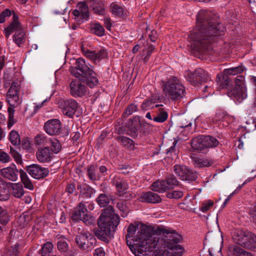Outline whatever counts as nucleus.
I'll return each instance as SVG.
<instances>
[{"instance_id":"1","label":"nucleus","mask_w":256,"mask_h":256,"mask_svg":"<svg viewBox=\"0 0 256 256\" xmlns=\"http://www.w3.org/2000/svg\"><path fill=\"white\" fill-rule=\"evenodd\" d=\"M126 242L130 248L138 251H150L161 256H182V248L178 242L182 237L174 230L160 228V236L145 226L130 224L127 229Z\"/></svg>"},{"instance_id":"2","label":"nucleus","mask_w":256,"mask_h":256,"mask_svg":"<svg viewBox=\"0 0 256 256\" xmlns=\"http://www.w3.org/2000/svg\"><path fill=\"white\" fill-rule=\"evenodd\" d=\"M220 26L210 12L200 10L197 16L196 28L188 36L192 48L200 52L208 50L214 38L223 34L224 30H220Z\"/></svg>"},{"instance_id":"3","label":"nucleus","mask_w":256,"mask_h":256,"mask_svg":"<svg viewBox=\"0 0 256 256\" xmlns=\"http://www.w3.org/2000/svg\"><path fill=\"white\" fill-rule=\"evenodd\" d=\"M119 222V216L114 212L113 208L109 206L103 210L98 221V228L94 230L95 236L102 242L108 243V238L111 236V232L114 231Z\"/></svg>"},{"instance_id":"4","label":"nucleus","mask_w":256,"mask_h":256,"mask_svg":"<svg viewBox=\"0 0 256 256\" xmlns=\"http://www.w3.org/2000/svg\"><path fill=\"white\" fill-rule=\"evenodd\" d=\"M76 64L75 70L72 72L76 77L91 88L98 84L96 74L86 64L84 58H78Z\"/></svg>"},{"instance_id":"5","label":"nucleus","mask_w":256,"mask_h":256,"mask_svg":"<svg viewBox=\"0 0 256 256\" xmlns=\"http://www.w3.org/2000/svg\"><path fill=\"white\" fill-rule=\"evenodd\" d=\"M163 90L166 95L174 100L182 98L185 94L184 87L176 77L170 78L164 83Z\"/></svg>"},{"instance_id":"6","label":"nucleus","mask_w":256,"mask_h":256,"mask_svg":"<svg viewBox=\"0 0 256 256\" xmlns=\"http://www.w3.org/2000/svg\"><path fill=\"white\" fill-rule=\"evenodd\" d=\"M234 242L241 246L250 249H256V235L248 230H236L233 234Z\"/></svg>"},{"instance_id":"7","label":"nucleus","mask_w":256,"mask_h":256,"mask_svg":"<svg viewBox=\"0 0 256 256\" xmlns=\"http://www.w3.org/2000/svg\"><path fill=\"white\" fill-rule=\"evenodd\" d=\"M186 76L187 80L194 86L202 85V84L211 81L208 72L201 68H196L193 72L187 70Z\"/></svg>"},{"instance_id":"8","label":"nucleus","mask_w":256,"mask_h":256,"mask_svg":"<svg viewBox=\"0 0 256 256\" xmlns=\"http://www.w3.org/2000/svg\"><path fill=\"white\" fill-rule=\"evenodd\" d=\"M75 240L79 248L84 250L92 248L96 242L92 234L86 230L79 232Z\"/></svg>"},{"instance_id":"9","label":"nucleus","mask_w":256,"mask_h":256,"mask_svg":"<svg viewBox=\"0 0 256 256\" xmlns=\"http://www.w3.org/2000/svg\"><path fill=\"white\" fill-rule=\"evenodd\" d=\"M58 108L62 114L72 118L78 110V104L74 99H61L58 102Z\"/></svg>"},{"instance_id":"10","label":"nucleus","mask_w":256,"mask_h":256,"mask_svg":"<svg viewBox=\"0 0 256 256\" xmlns=\"http://www.w3.org/2000/svg\"><path fill=\"white\" fill-rule=\"evenodd\" d=\"M6 100L10 104V106L8 108V126L10 128L16 122L14 118V108L18 106L21 102V101L19 98L18 95L14 94L11 96H6Z\"/></svg>"},{"instance_id":"11","label":"nucleus","mask_w":256,"mask_h":256,"mask_svg":"<svg viewBox=\"0 0 256 256\" xmlns=\"http://www.w3.org/2000/svg\"><path fill=\"white\" fill-rule=\"evenodd\" d=\"M82 51L84 56L94 62H99L107 58L108 54L106 50L104 48H100L99 50H90L82 46Z\"/></svg>"},{"instance_id":"12","label":"nucleus","mask_w":256,"mask_h":256,"mask_svg":"<svg viewBox=\"0 0 256 256\" xmlns=\"http://www.w3.org/2000/svg\"><path fill=\"white\" fill-rule=\"evenodd\" d=\"M44 130L49 135H58L62 131V124L58 119H52L45 122Z\"/></svg>"},{"instance_id":"13","label":"nucleus","mask_w":256,"mask_h":256,"mask_svg":"<svg viewBox=\"0 0 256 256\" xmlns=\"http://www.w3.org/2000/svg\"><path fill=\"white\" fill-rule=\"evenodd\" d=\"M82 81L74 80L70 84V94L74 97H82L87 94V88L82 83Z\"/></svg>"},{"instance_id":"14","label":"nucleus","mask_w":256,"mask_h":256,"mask_svg":"<svg viewBox=\"0 0 256 256\" xmlns=\"http://www.w3.org/2000/svg\"><path fill=\"white\" fill-rule=\"evenodd\" d=\"M22 30L23 28L18 21V15L16 13L13 12L12 21L4 30V34L6 38L8 39L12 33L20 32Z\"/></svg>"},{"instance_id":"15","label":"nucleus","mask_w":256,"mask_h":256,"mask_svg":"<svg viewBox=\"0 0 256 256\" xmlns=\"http://www.w3.org/2000/svg\"><path fill=\"white\" fill-rule=\"evenodd\" d=\"M28 172L34 178L40 179L48 176L49 170L48 168L42 167L37 164L29 166L26 168Z\"/></svg>"},{"instance_id":"16","label":"nucleus","mask_w":256,"mask_h":256,"mask_svg":"<svg viewBox=\"0 0 256 256\" xmlns=\"http://www.w3.org/2000/svg\"><path fill=\"white\" fill-rule=\"evenodd\" d=\"M146 123L140 120L139 118H135L128 124L126 134L132 138L138 136L140 128L144 126Z\"/></svg>"},{"instance_id":"17","label":"nucleus","mask_w":256,"mask_h":256,"mask_svg":"<svg viewBox=\"0 0 256 256\" xmlns=\"http://www.w3.org/2000/svg\"><path fill=\"white\" fill-rule=\"evenodd\" d=\"M112 183L116 188L118 195L122 196L124 194V191L128 188V184L126 180L122 178L120 176L116 174L112 179Z\"/></svg>"},{"instance_id":"18","label":"nucleus","mask_w":256,"mask_h":256,"mask_svg":"<svg viewBox=\"0 0 256 256\" xmlns=\"http://www.w3.org/2000/svg\"><path fill=\"white\" fill-rule=\"evenodd\" d=\"M232 120V117L222 110H218L212 118V122L218 126H226Z\"/></svg>"},{"instance_id":"19","label":"nucleus","mask_w":256,"mask_h":256,"mask_svg":"<svg viewBox=\"0 0 256 256\" xmlns=\"http://www.w3.org/2000/svg\"><path fill=\"white\" fill-rule=\"evenodd\" d=\"M246 87H234L230 89L228 93L230 97L240 102L246 98Z\"/></svg>"},{"instance_id":"20","label":"nucleus","mask_w":256,"mask_h":256,"mask_svg":"<svg viewBox=\"0 0 256 256\" xmlns=\"http://www.w3.org/2000/svg\"><path fill=\"white\" fill-rule=\"evenodd\" d=\"M139 201L144 202L158 204L162 202V198L152 192H142L138 198Z\"/></svg>"},{"instance_id":"21","label":"nucleus","mask_w":256,"mask_h":256,"mask_svg":"<svg viewBox=\"0 0 256 256\" xmlns=\"http://www.w3.org/2000/svg\"><path fill=\"white\" fill-rule=\"evenodd\" d=\"M191 146L193 149L200 152L205 154L208 152L204 135H200L194 138L191 142Z\"/></svg>"},{"instance_id":"22","label":"nucleus","mask_w":256,"mask_h":256,"mask_svg":"<svg viewBox=\"0 0 256 256\" xmlns=\"http://www.w3.org/2000/svg\"><path fill=\"white\" fill-rule=\"evenodd\" d=\"M38 160L42 163L50 162L53 157V153L48 147H44L38 149L36 152Z\"/></svg>"},{"instance_id":"23","label":"nucleus","mask_w":256,"mask_h":256,"mask_svg":"<svg viewBox=\"0 0 256 256\" xmlns=\"http://www.w3.org/2000/svg\"><path fill=\"white\" fill-rule=\"evenodd\" d=\"M2 176L10 180L15 182L18 180L20 172L14 164L1 170Z\"/></svg>"},{"instance_id":"24","label":"nucleus","mask_w":256,"mask_h":256,"mask_svg":"<svg viewBox=\"0 0 256 256\" xmlns=\"http://www.w3.org/2000/svg\"><path fill=\"white\" fill-rule=\"evenodd\" d=\"M72 14L76 18L80 16L82 19L87 20L89 16V12L86 2H78L76 6V8L73 10Z\"/></svg>"},{"instance_id":"25","label":"nucleus","mask_w":256,"mask_h":256,"mask_svg":"<svg viewBox=\"0 0 256 256\" xmlns=\"http://www.w3.org/2000/svg\"><path fill=\"white\" fill-rule=\"evenodd\" d=\"M162 104H156L155 105L156 108H158L155 110L154 112L156 114V116H154L153 120L154 122L162 123L164 122L168 118V113L166 110L162 108Z\"/></svg>"},{"instance_id":"26","label":"nucleus","mask_w":256,"mask_h":256,"mask_svg":"<svg viewBox=\"0 0 256 256\" xmlns=\"http://www.w3.org/2000/svg\"><path fill=\"white\" fill-rule=\"evenodd\" d=\"M77 189L80 190V196L82 198H90L95 192L94 188L85 183L78 182Z\"/></svg>"},{"instance_id":"27","label":"nucleus","mask_w":256,"mask_h":256,"mask_svg":"<svg viewBox=\"0 0 256 256\" xmlns=\"http://www.w3.org/2000/svg\"><path fill=\"white\" fill-rule=\"evenodd\" d=\"M116 140L118 144L126 149L132 150L134 148V142L128 137L119 136L116 138Z\"/></svg>"},{"instance_id":"28","label":"nucleus","mask_w":256,"mask_h":256,"mask_svg":"<svg viewBox=\"0 0 256 256\" xmlns=\"http://www.w3.org/2000/svg\"><path fill=\"white\" fill-rule=\"evenodd\" d=\"M166 184L165 180H158L152 184L150 189L152 191L163 192L168 190Z\"/></svg>"},{"instance_id":"29","label":"nucleus","mask_w":256,"mask_h":256,"mask_svg":"<svg viewBox=\"0 0 256 256\" xmlns=\"http://www.w3.org/2000/svg\"><path fill=\"white\" fill-rule=\"evenodd\" d=\"M24 190L20 184H11V194L12 196L16 198H20L24 195Z\"/></svg>"},{"instance_id":"30","label":"nucleus","mask_w":256,"mask_h":256,"mask_svg":"<svg viewBox=\"0 0 256 256\" xmlns=\"http://www.w3.org/2000/svg\"><path fill=\"white\" fill-rule=\"evenodd\" d=\"M98 166L96 164H91L87 168V176L92 181H96L100 179V176L97 172Z\"/></svg>"},{"instance_id":"31","label":"nucleus","mask_w":256,"mask_h":256,"mask_svg":"<svg viewBox=\"0 0 256 256\" xmlns=\"http://www.w3.org/2000/svg\"><path fill=\"white\" fill-rule=\"evenodd\" d=\"M26 39V34L24 30H20L14 33L12 36L13 42L18 46L25 42Z\"/></svg>"},{"instance_id":"32","label":"nucleus","mask_w":256,"mask_h":256,"mask_svg":"<svg viewBox=\"0 0 256 256\" xmlns=\"http://www.w3.org/2000/svg\"><path fill=\"white\" fill-rule=\"evenodd\" d=\"M229 250L234 256H253L250 252L236 245L230 246Z\"/></svg>"},{"instance_id":"33","label":"nucleus","mask_w":256,"mask_h":256,"mask_svg":"<svg viewBox=\"0 0 256 256\" xmlns=\"http://www.w3.org/2000/svg\"><path fill=\"white\" fill-rule=\"evenodd\" d=\"M174 170L179 178L184 180V179H186V174L188 172V168L184 166L175 165L174 166Z\"/></svg>"},{"instance_id":"34","label":"nucleus","mask_w":256,"mask_h":256,"mask_svg":"<svg viewBox=\"0 0 256 256\" xmlns=\"http://www.w3.org/2000/svg\"><path fill=\"white\" fill-rule=\"evenodd\" d=\"M20 174L22 182L24 184V187L26 188L32 190L34 189V186L28 178L26 172L22 170H20Z\"/></svg>"},{"instance_id":"35","label":"nucleus","mask_w":256,"mask_h":256,"mask_svg":"<svg viewBox=\"0 0 256 256\" xmlns=\"http://www.w3.org/2000/svg\"><path fill=\"white\" fill-rule=\"evenodd\" d=\"M118 208L122 212V216L125 218L130 212L128 204L126 201H121L116 204Z\"/></svg>"},{"instance_id":"36","label":"nucleus","mask_w":256,"mask_h":256,"mask_svg":"<svg viewBox=\"0 0 256 256\" xmlns=\"http://www.w3.org/2000/svg\"><path fill=\"white\" fill-rule=\"evenodd\" d=\"M204 138L208 152V148L216 147L219 144L218 140L214 136L204 135Z\"/></svg>"},{"instance_id":"37","label":"nucleus","mask_w":256,"mask_h":256,"mask_svg":"<svg viewBox=\"0 0 256 256\" xmlns=\"http://www.w3.org/2000/svg\"><path fill=\"white\" fill-rule=\"evenodd\" d=\"M94 12L98 14H102L104 12V6L103 4L99 0H94L92 4Z\"/></svg>"},{"instance_id":"38","label":"nucleus","mask_w":256,"mask_h":256,"mask_svg":"<svg viewBox=\"0 0 256 256\" xmlns=\"http://www.w3.org/2000/svg\"><path fill=\"white\" fill-rule=\"evenodd\" d=\"M48 142V144L51 146L52 150L54 152L58 154L61 150V144L57 139L54 138H49Z\"/></svg>"},{"instance_id":"39","label":"nucleus","mask_w":256,"mask_h":256,"mask_svg":"<svg viewBox=\"0 0 256 256\" xmlns=\"http://www.w3.org/2000/svg\"><path fill=\"white\" fill-rule=\"evenodd\" d=\"M9 139L14 146H18L20 144V138L18 133L14 130H12L9 134Z\"/></svg>"},{"instance_id":"40","label":"nucleus","mask_w":256,"mask_h":256,"mask_svg":"<svg viewBox=\"0 0 256 256\" xmlns=\"http://www.w3.org/2000/svg\"><path fill=\"white\" fill-rule=\"evenodd\" d=\"M96 202L100 207L103 208L108 204L110 198L106 194H100L97 198Z\"/></svg>"},{"instance_id":"41","label":"nucleus","mask_w":256,"mask_h":256,"mask_svg":"<svg viewBox=\"0 0 256 256\" xmlns=\"http://www.w3.org/2000/svg\"><path fill=\"white\" fill-rule=\"evenodd\" d=\"M110 12L115 15L122 16L123 14V7L115 2H113L110 5Z\"/></svg>"},{"instance_id":"42","label":"nucleus","mask_w":256,"mask_h":256,"mask_svg":"<svg viewBox=\"0 0 256 256\" xmlns=\"http://www.w3.org/2000/svg\"><path fill=\"white\" fill-rule=\"evenodd\" d=\"M167 184L168 190L174 188L176 186L179 185L180 182L176 180L174 176L170 174L165 180Z\"/></svg>"},{"instance_id":"43","label":"nucleus","mask_w":256,"mask_h":256,"mask_svg":"<svg viewBox=\"0 0 256 256\" xmlns=\"http://www.w3.org/2000/svg\"><path fill=\"white\" fill-rule=\"evenodd\" d=\"M92 33L98 36H102L104 34V30L103 26L98 23L94 24L90 30Z\"/></svg>"},{"instance_id":"44","label":"nucleus","mask_w":256,"mask_h":256,"mask_svg":"<svg viewBox=\"0 0 256 256\" xmlns=\"http://www.w3.org/2000/svg\"><path fill=\"white\" fill-rule=\"evenodd\" d=\"M49 138L44 134H38L34 138L35 144L37 145H48L49 144Z\"/></svg>"},{"instance_id":"45","label":"nucleus","mask_w":256,"mask_h":256,"mask_svg":"<svg viewBox=\"0 0 256 256\" xmlns=\"http://www.w3.org/2000/svg\"><path fill=\"white\" fill-rule=\"evenodd\" d=\"M53 247V244L50 242H47L44 244L41 249L42 256H48L52 252Z\"/></svg>"},{"instance_id":"46","label":"nucleus","mask_w":256,"mask_h":256,"mask_svg":"<svg viewBox=\"0 0 256 256\" xmlns=\"http://www.w3.org/2000/svg\"><path fill=\"white\" fill-rule=\"evenodd\" d=\"M154 49V48L152 44L148 46V48L144 49L143 54L142 55L143 58L142 59L144 60V62H146L148 61L149 58L153 52Z\"/></svg>"},{"instance_id":"47","label":"nucleus","mask_w":256,"mask_h":256,"mask_svg":"<svg viewBox=\"0 0 256 256\" xmlns=\"http://www.w3.org/2000/svg\"><path fill=\"white\" fill-rule=\"evenodd\" d=\"M138 106L134 104H132L128 105L125 109L122 116L124 118H127L134 112L137 111Z\"/></svg>"},{"instance_id":"48","label":"nucleus","mask_w":256,"mask_h":256,"mask_svg":"<svg viewBox=\"0 0 256 256\" xmlns=\"http://www.w3.org/2000/svg\"><path fill=\"white\" fill-rule=\"evenodd\" d=\"M9 198L10 194L8 190L4 186H0V200H6Z\"/></svg>"},{"instance_id":"49","label":"nucleus","mask_w":256,"mask_h":256,"mask_svg":"<svg viewBox=\"0 0 256 256\" xmlns=\"http://www.w3.org/2000/svg\"><path fill=\"white\" fill-rule=\"evenodd\" d=\"M244 71V68L242 66L232 68L225 70V72L230 75H235L240 74Z\"/></svg>"},{"instance_id":"50","label":"nucleus","mask_w":256,"mask_h":256,"mask_svg":"<svg viewBox=\"0 0 256 256\" xmlns=\"http://www.w3.org/2000/svg\"><path fill=\"white\" fill-rule=\"evenodd\" d=\"M9 220L6 210L0 206V223L3 224H6Z\"/></svg>"},{"instance_id":"51","label":"nucleus","mask_w":256,"mask_h":256,"mask_svg":"<svg viewBox=\"0 0 256 256\" xmlns=\"http://www.w3.org/2000/svg\"><path fill=\"white\" fill-rule=\"evenodd\" d=\"M155 102H154L152 100H145L142 102L141 108L143 110H146L150 108H154V104Z\"/></svg>"},{"instance_id":"52","label":"nucleus","mask_w":256,"mask_h":256,"mask_svg":"<svg viewBox=\"0 0 256 256\" xmlns=\"http://www.w3.org/2000/svg\"><path fill=\"white\" fill-rule=\"evenodd\" d=\"M58 248L61 252H66L68 250V244L67 242L64 240H60L58 242Z\"/></svg>"},{"instance_id":"53","label":"nucleus","mask_w":256,"mask_h":256,"mask_svg":"<svg viewBox=\"0 0 256 256\" xmlns=\"http://www.w3.org/2000/svg\"><path fill=\"white\" fill-rule=\"evenodd\" d=\"M10 154L12 156L14 159V160L18 164H22V158L21 155L16 150L10 147Z\"/></svg>"},{"instance_id":"54","label":"nucleus","mask_w":256,"mask_h":256,"mask_svg":"<svg viewBox=\"0 0 256 256\" xmlns=\"http://www.w3.org/2000/svg\"><path fill=\"white\" fill-rule=\"evenodd\" d=\"M183 194V192L181 190H174L172 192H168L166 196L169 198L178 199L182 198Z\"/></svg>"},{"instance_id":"55","label":"nucleus","mask_w":256,"mask_h":256,"mask_svg":"<svg viewBox=\"0 0 256 256\" xmlns=\"http://www.w3.org/2000/svg\"><path fill=\"white\" fill-rule=\"evenodd\" d=\"M186 175L187 178L184 179V180L194 181L198 178V174L190 169H188V172H186Z\"/></svg>"},{"instance_id":"56","label":"nucleus","mask_w":256,"mask_h":256,"mask_svg":"<svg viewBox=\"0 0 256 256\" xmlns=\"http://www.w3.org/2000/svg\"><path fill=\"white\" fill-rule=\"evenodd\" d=\"M12 94L18 95V88L15 82L12 83L6 94V96H11Z\"/></svg>"},{"instance_id":"57","label":"nucleus","mask_w":256,"mask_h":256,"mask_svg":"<svg viewBox=\"0 0 256 256\" xmlns=\"http://www.w3.org/2000/svg\"><path fill=\"white\" fill-rule=\"evenodd\" d=\"M191 158H192V162L195 167H198V168L203 167L202 158H200L196 156H192Z\"/></svg>"},{"instance_id":"58","label":"nucleus","mask_w":256,"mask_h":256,"mask_svg":"<svg viewBox=\"0 0 256 256\" xmlns=\"http://www.w3.org/2000/svg\"><path fill=\"white\" fill-rule=\"evenodd\" d=\"M18 246L19 244H16L13 246L10 247L8 252V254L10 256H18L19 252Z\"/></svg>"},{"instance_id":"59","label":"nucleus","mask_w":256,"mask_h":256,"mask_svg":"<svg viewBox=\"0 0 256 256\" xmlns=\"http://www.w3.org/2000/svg\"><path fill=\"white\" fill-rule=\"evenodd\" d=\"M244 78L243 76H238L234 80L235 87H246L244 84Z\"/></svg>"},{"instance_id":"60","label":"nucleus","mask_w":256,"mask_h":256,"mask_svg":"<svg viewBox=\"0 0 256 256\" xmlns=\"http://www.w3.org/2000/svg\"><path fill=\"white\" fill-rule=\"evenodd\" d=\"M80 220H82L86 225H91L94 224L95 220L94 217L91 216L88 214L86 215L82 218Z\"/></svg>"},{"instance_id":"61","label":"nucleus","mask_w":256,"mask_h":256,"mask_svg":"<svg viewBox=\"0 0 256 256\" xmlns=\"http://www.w3.org/2000/svg\"><path fill=\"white\" fill-rule=\"evenodd\" d=\"M10 156L9 155L2 151H0V162L3 163H6L10 160Z\"/></svg>"},{"instance_id":"62","label":"nucleus","mask_w":256,"mask_h":256,"mask_svg":"<svg viewBox=\"0 0 256 256\" xmlns=\"http://www.w3.org/2000/svg\"><path fill=\"white\" fill-rule=\"evenodd\" d=\"M214 203L212 201H208L206 203H204L202 206L200 208V210L204 212H207L210 208L212 206Z\"/></svg>"},{"instance_id":"63","label":"nucleus","mask_w":256,"mask_h":256,"mask_svg":"<svg viewBox=\"0 0 256 256\" xmlns=\"http://www.w3.org/2000/svg\"><path fill=\"white\" fill-rule=\"evenodd\" d=\"M85 216V214L82 215V212H80L77 208L76 210L75 211V212L72 215V218L75 220H80Z\"/></svg>"},{"instance_id":"64","label":"nucleus","mask_w":256,"mask_h":256,"mask_svg":"<svg viewBox=\"0 0 256 256\" xmlns=\"http://www.w3.org/2000/svg\"><path fill=\"white\" fill-rule=\"evenodd\" d=\"M94 256H105V252L102 248H98L94 250Z\"/></svg>"}]
</instances>
